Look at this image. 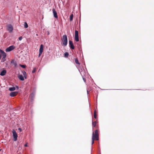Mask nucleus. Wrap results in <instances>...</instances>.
I'll list each match as a JSON object with an SVG mask.
<instances>
[{
	"label": "nucleus",
	"instance_id": "obj_1",
	"mask_svg": "<svg viewBox=\"0 0 154 154\" xmlns=\"http://www.w3.org/2000/svg\"><path fill=\"white\" fill-rule=\"evenodd\" d=\"M98 140V131L97 130L95 131V133L94 132H93L92 145L94 143V140Z\"/></svg>",
	"mask_w": 154,
	"mask_h": 154
},
{
	"label": "nucleus",
	"instance_id": "obj_2",
	"mask_svg": "<svg viewBox=\"0 0 154 154\" xmlns=\"http://www.w3.org/2000/svg\"><path fill=\"white\" fill-rule=\"evenodd\" d=\"M62 43V45L64 46H66L67 44V37L66 35H63L61 38Z\"/></svg>",
	"mask_w": 154,
	"mask_h": 154
},
{
	"label": "nucleus",
	"instance_id": "obj_3",
	"mask_svg": "<svg viewBox=\"0 0 154 154\" xmlns=\"http://www.w3.org/2000/svg\"><path fill=\"white\" fill-rule=\"evenodd\" d=\"M15 47L14 45H11L5 49L6 52H8L11 51L15 49Z\"/></svg>",
	"mask_w": 154,
	"mask_h": 154
},
{
	"label": "nucleus",
	"instance_id": "obj_4",
	"mask_svg": "<svg viewBox=\"0 0 154 154\" xmlns=\"http://www.w3.org/2000/svg\"><path fill=\"white\" fill-rule=\"evenodd\" d=\"M13 137L14 138L13 140L14 141H16L17 140V134L15 130H13Z\"/></svg>",
	"mask_w": 154,
	"mask_h": 154
},
{
	"label": "nucleus",
	"instance_id": "obj_5",
	"mask_svg": "<svg viewBox=\"0 0 154 154\" xmlns=\"http://www.w3.org/2000/svg\"><path fill=\"white\" fill-rule=\"evenodd\" d=\"M7 30L9 32H12L13 30V27L11 25L9 24L7 26Z\"/></svg>",
	"mask_w": 154,
	"mask_h": 154
},
{
	"label": "nucleus",
	"instance_id": "obj_6",
	"mask_svg": "<svg viewBox=\"0 0 154 154\" xmlns=\"http://www.w3.org/2000/svg\"><path fill=\"white\" fill-rule=\"evenodd\" d=\"M44 46L43 45H41L39 50V54L38 57H39L42 54Z\"/></svg>",
	"mask_w": 154,
	"mask_h": 154
},
{
	"label": "nucleus",
	"instance_id": "obj_7",
	"mask_svg": "<svg viewBox=\"0 0 154 154\" xmlns=\"http://www.w3.org/2000/svg\"><path fill=\"white\" fill-rule=\"evenodd\" d=\"M75 40L78 42L79 41L78 32L77 30L75 31Z\"/></svg>",
	"mask_w": 154,
	"mask_h": 154
},
{
	"label": "nucleus",
	"instance_id": "obj_8",
	"mask_svg": "<svg viewBox=\"0 0 154 154\" xmlns=\"http://www.w3.org/2000/svg\"><path fill=\"white\" fill-rule=\"evenodd\" d=\"M69 43L70 47L72 48V49H74V47L73 45L72 42L71 41H69Z\"/></svg>",
	"mask_w": 154,
	"mask_h": 154
},
{
	"label": "nucleus",
	"instance_id": "obj_9",
	"mask_svg": "<svg viewBox=\"0 0 154 154\" xmlns=\"http://www.w3.org/2000/svg\"><path fill=\"white\" fill-rule=\"evenodd\" d=\"M52 11L54 17L55 18H57L58 16L57 12L55 11L54 9H53Z\"/></svg>",
	"mask_w": 154,
	"mask_h": 154
},
{
	"label": "nucleus",
	"instance_id": "obj_10",
	"mask_svg": "<svg viewBox=\"0 0 154 154\" xmlns=\"http://www.w3.org/2000/svg\"><path fill=\"white\" fill-rule=\"evenodd\" d=\"M17 93V92H12L10 93V95L11 97H13L16 96Z\"/></svg>",
	"mask_w": 154,
	"mask_h": 154
},
{
	"label": "nucleus",
	"instance_id": "obj_11",
	"mask_svg": "<svg viewBox=\"0 0 154 154\" xmlns=\"http://www.w3.org/2000/svg\"><path fill=\"white\" fill-rule=\"evenodd\" d=\"M6 72V71L5 70H3L0 73V75L2 76L5 75Z\"/></svg>",
	"mask_w": 154,
	"mask_h": 154
},
{
	"label": "nucleus",
	"instance_id": "obj_12",
	"mask_svg": "<svg viewBox=\"0 0 154 154\" xmlns=\"http://www.w3.org/2000/svg\"><path fill=\"white\" fill-rule=\"evenodd\" d=\"M79 70L82 76H83L84 75V72L83 71L82 69L81 68V69H79Z\"/></svg>",
	"mask_w": 154,
	"mask_h": 154
},
{
	"label": "nucleus",
	"instance_id": "obj_13",
	"mask_svg": "<svg viewBox=\"0 0 154 154\" xmlns=\"http://www.w3.org/2000/svg\"><path fill=\"white\" fill-rule=\"evenodd\" d=\"M18 77L19 78V79L20 80H21V81H23L24 80V77H23V76L22 75H19L18 76Z\"/></svg>",
	"mask_w": 154,
	"mask_h": 154
},
{
	"label": "nucleus",
	"instance_id": "obj_14",
	"mask_svg": "<svg viewBox=\"0 0 154 154\" xmlns=\"http://www.w3.org/2000/svg\"><path fill=\"white\" fill-rule=\"evenodd\" d=\"M16 88L14 87H12L9 88V90L10 91H13L15 90Z\"/></svg>",
	"mask_w": 154,
	"mask_h": 154
},
{
	"label": "nucleus",
	"instance_id": "obj_15",
	"mask_svg": "<svg viewBox=\"0 0 154 154\" xmlns=\"http://www.w3.org/2000/svg\"><path fill=\"white\" fill-rule=\"evenodd\" d=\"M22 72H23L24 77L25 78V79H26V72L25 71H23Z\"/></svg>",
	"mask_w": 154,
	"mask_h": 154
},
{
	"label": "nucleus",
	"instance_id": "obj_16",
	"mask_svg": "<svg viewBox=\"0 0 154 154\" xmlns=\"http://www.w3.org/2000/svg\"><path fill=\"white\" fill-rule=\"evenodd\" d=\"M11 63L13 64L15 66L17 65L16 63L14 61V60H12L11 61Z\"/></svg>",
	"mask_w": 154,
	"mask_h": 154
},
{
	"label": "nucleus",
	"instance_id": "obj_17",
	"mask_svg": "<svg viewBox=\"0 0 154 154\" xmlns=\"http://www.w3.org/2000/svg\"><path fill=\"white\" fill-rule=\"evenodd\" d=\"M75 63L78 64H80V63H79L78 60L77 58H76L75 59Z\"/></svg>",
	"mask_w": 154,
	"mask_h": 154
},
{
	"label": "nucleus",
	"instance_id": "obj_18",
	"mask_svg": "<svg viewBox=\"0 0 154 154\" xmlns=\"http://www.w3.org/2000/svg\"><path fill=\"white\" fill-rule=\"evenodd\" d=\"M92 124L93 127H95L96 124V122L92 121Z\"/></svg>",
	"mask_w": 154,
	"mask_h": 154
},
{
	"label": "nucleus",
	"instance_id": "obj_19",
	"mask_svg": "<svg viewBox=\"0 0 154 154\" xmlns=\"http://www.w3.org/2000/svg\"><path fill=\"white\" fill-rule=\"evenodd\" d=\"M24 26L26 28H27L28 27V25L26 22L24 23Z\"/></svg>",
	"mask_w": 154,
	"mask_h": 154
},
{
	"label": "nucleus",
	"instance_id": "obj_20",
	"mask_svg": "<svg viewBox=\"0 0 154 154\" xmlns=\"http://www.w3.org/2000/svg\"><path fill=\"white\" fill-rule=\"evenodd\" d=\"M2 55L3 56V57H6V53L5 52H3V53L2 54Z\"/></svg>",
	"mask_w": 154,
	"mask_h": 154
},
{
	"label": "nucleus",
	"instance_id": "obj_21",
	"mask_svg": "<svg viewBox=\"0 0 154 154\" xmlns=\"http://www.w3.org/2000/svg\"><path fill=\"white\" fill-rule=\"evenodd\" d=\"M73 17V15L72 14H71L70 16V20L72 21V20Z\"/></svg>",
	"mask_w": 154,
	"mask_h": 154
},
{
	"label": "nucleus",
	"instance_id": "obj_22",
	"mask_svg": "<svg viewBox=\"0 0 154 154\" xmlns=\"http://www.w3.org/2000/svg\"><path fill=\"white\" fill-rule=\"evenodd\" d=\"M69 55V54L67 52H66L64 54V56L65 57H67Z\"/></svg>",
	"mask_w": 154,
	"mask_h": 154
},
{
	"label": "nucleus",
	"instance_id": "obj_23",
	"mask_svg": "<svg viewBox=\"0 0 154 154\" xmlns=\"http://www.w3.org/2000/svg\"><path fill=\"white\" fill-rule=\"evenodd\" d=\"M5 58L6 57H2V59H1V62H4L5 60Z\"/></svg>",
	"mask_w": 154,
	"mask_h": 154
},
{
	"label": "nucleus",
	"instance_id": "obj_24",
	"mask_svg": "<svg viewBox=\"0 0 154 154\" xmlns=\"http://www.w3.org/2000/svg\"><path fill=\"white\" fill-rule=\"evenodd\" d=\"M94 117L95 119H96V118H97V116H96V110H95L94 112Z\"/></svg>",
	"mask_w": 154,
	"mask_h": 154
},
{
	"label": "nucleus",
	"instance_id": "obj_25",
	"mask_svg": "<svg viewBox=\"0 0 154 154\" xmlns=\"http://www.w3.org/2000/svg\"><path fill=\"white\" fill-rule=\"evenodd\" d=\"M36 69L35 68H34L32 71V72L33 73H35L36 71Z\"/></svg>",
	"mask_w": 154,
	"mask_h": 154
},
{
	"label": "nucleus",
	"instance_id": "obj_26",
	"mask_svg": "<svg viewBox=\"0 0 154 154\" xmlns=\"http://www.w3.org/2000/svg\"><path fill=\"white\" fill-rule=\"evenodd\" d=\"M20 66L21 67H22L23 68H25L26 67V66L25 65H20Z\"/></svg>",
	"mask_w": 154,
	"mask_h": 154
},
{
	"label": "nucleus",
	"instance_id": "obj_27",
	"mask_svg": "<svg viewBox=\"0 0 154 154\" xmlns=\"http://www.w3.org/2000/svg\"><path fill=\"white\" fill-rule=\"evenodd\" d=\"M22 38H22V36L20 37L19 38H18V39H19V40L20 41H21V40H22Z\"/></svg>",
	"mask_w": 154,
	"mask_h": 154
},
{
	"label": "nucleus",
	"instance_id": "obj_28",
	"mask_svg": "<svg viewBox=\"0 0 154 154\" xmlns=\"http://www.w3.org/2000/svg\"><path fill=\"white\" fill-rule=\"evenodd\" d=\"M3 52H4L2 50H0V52L2 53V54H3Z\"/></svg>",
	"mask_w": 154,
	"mask_h": 154
},
{
	"label": "nucleus",
	"instance_id": "obj_29",
	"mask_svg": "<svg viewBox=\"0 0 154 154\" xmlns=\"http://www.w3.org/2000/svg\"><path fill=\"white\" fill-rule=\"evenodd\" d=\"M18 130L20 132L22 131V129L21 128H19Z\"/></svg>",
	"mask_w": 154,
	"mask_h": 154
},
{
	"label": "nucleus",
	"instance_id": "obj_30",
	"mask_svg": "<svg viewBox=\"0 0 154 154\" xmlns=\"http://www.w3.org/2000/svg\"><path fill=\"white\" fill-rule=\"evenodd\" d=\"M83 80L85 82V81H86V80L85 79V78H84L83 77Z\"/></svg>",
	"mask_w": 154,
	"mask_h": 154
},
{
	"label": "nucleus",
	"instance_id": "obj_31",
	"mask_svg": "<svg viewBox=\"0 0 154 154\" xmlns=\"http://www.w3.org/2000/svg\"><path fill=\"white\" fill-rule=\"evenodd\" d=\"M24 146H27V144H25V145H24Z\"/></svg>",
	"mask_w": 154,
	"mask_h": 154
},
{
	"label": "nucleus",
	"instance_id": "obj_32",
	"mask_svg": "<svg viewBox=\"0 0 154 154\" xmlns=\"http://www.w3.org/2000/svg\"><path fill=\"white\" fill-rule=\"evenodd\" d=\"M47 34H48V35H49V32H47Z\"/></svg>",
	"mask_w": 154,
	"mask_h": 154
},
{
	"label": "nucleus",
	"instance_id": "obj_33",
	"mask_svg": "<svg viewBox=\"0 0 154 154\" xmlns=\"http://www.w3.org/2000/svg\"><path fill=\"white\" fill-rule=\"evenodd\" d=\"M32 95H33V94H32L31 95H30V96H32Z\"/></svg>",
	"mask_w": 154,
	"mask_h": 154
},
{
	"label": "nucleus",
	"instance_id": "obj_34",
	"mask_svg": "<svg viewBox=\"0 0 154 154\" xmlns=\"http://www.w3.org/2000/svg\"><path fill=\"white\" fill-rule=\"evenodd\" d=\"M1 55H0V60L1 59Z\"/></svg>",
	"mask_w": 154,
	"mask_h": 154
},
{
	"label": "nucleus",
	"instance_id": "obj_35",
	"mask_svg": "<svg viewBox=\"0 0 154 154\" xmlns=\"http://www.w3.org/2000/svg\"><path fill=\"white\" fill-rule=\"evenodd\" d=\"M16 87H17V89H18V87L17 86Z\"/></svg>",
	"mask_w": 154,
	"mask_h": 154
},
{
	"label": "nucleus",
	"instance_id": "obj_36",
	"mask_svg": "<svg viewBox=\"0 0 154 154\" xmlns=\"http://www.w3.org/2000/svg\"><path fill=\"white\" fill-rule=\"evenodd\" d=\"M87 93H88V91H87Z\"/></svg>",
	"mask_w": 154,
	"mask_h": 154
},
{
	"label": "nucleus",
	"instance_id": "obj_37",
	"mask_svg": "<svg viewBox=\"0 0 154 154\" xmlns=\"http://www.w3.org/2000/svg\"><path fill=\"white\" fill-rule=\"evenodd\" d=\"M1 150V149H0V151Z\"/></svg>",
	"mask_w": 154,
	"mask_h": 154
}]
</instances>
